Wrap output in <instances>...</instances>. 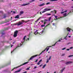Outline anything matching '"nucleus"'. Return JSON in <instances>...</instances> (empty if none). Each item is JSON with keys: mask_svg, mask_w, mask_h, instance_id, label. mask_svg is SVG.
I'll use <instances>...</instances> for the list:
<instances>
[{"mask_svg": "<svg viewBox=\"0 0 73 73\" xmlns=\"http://www.w3.org/2000/svg\"><path fill=\"white\" fill-rule=\"evenodd\" d=\"M44 32V30H42V33H43Z\"/></svg>", "mask_w": 73, "mask_h": 73, "instance_id": "nucleus-50", "label": "nucleus"}, {"mask_svg": "<svg viewBox=\"0 0 73 73\" xmlns=\"http://www.w3.org/2000/svg\"><path fill=\"white\" fill-rule=\"evenodd\" d=\"M42 60L41 59L40 60V61H39V62H41L42 61Z\"/></svg>", "mask_w": 73, "mask_h": 73, "instance_id": "nucleus-30", "label": "nucleus"}, {"mask_svg": "<svg viewBox=\"0 0 73 73\" xmlns=\"http://www.w3.org/2000/svg\"><path fill=\"white\" fill-rule=\"evenodd\" d=\"M13 46V45H11V48H12V46Z\"/></svg>", "mask_w": 73, "mask_h": 73, "instance_id": "nucleus-54", "label": "nucleus"}, {"mask_svg": "<svg viewBox=\"0 0 73 73\" xmlns=\"http://www.w3.org/2000/svg\"><path fill=\"white\" fill-rule=\"evenodd\" d=\"M2 2V3H4V0H0V2Z\"/></svg>", "mask_w": 73, "mask_h": 73, "instance_id": "nucleus-23", "label": "nucleus"}, {"mask_svg": "<svg viewBox=\"0 0 73 73\" xmlns=\"http://www.w3.org/2000/svg\"><path fill=\"white\" fill-rule=\"evenodd\" d=\"M47 15H51V14H46Z\"/></svg>", "mask_w": 73, "mask_h": 73, "instance_id": "nucleus-36", "label": "nucleus"}, {"mask_svg": "<svg viewBox=\"0 0 73 73\" xmlns=\"http://www.w3.org/2000/svg\"><path fill=\"white\" fill-rule=\"evenodd\" d=\"M41 71H40L38 72V73H41Z\"/></svg>", "mask_w": 73, "mask_h": 73, "instance_id": "nucleus-62", "label": "nucleus"}, {"mask_svg": "<svg viewBox=\"0 0 73 73\" xmlns=\"http://www.w3.org/2000/svg\"><path fill=\"white\" fill-rule=\"evenodd\" d=\"M55 25V23H52V25Z\"/></svg>", "mask_w": 73, "mask_h": 73, "instance_id": "nucleus-46", "label": "nucleus"}, {"mask_svg": "<svg viewBox=\"0 0 73 73\" xmlns=\"http://www.w3.org/2000/svg\"><path fill=\"white\" fill-rule=\"evenodd\" d=\"M23 24V23H22V22H19L17 24V25L18 26L19 25H21Z\"/></svg>", "mask_w": 73, "mask_h": 73, "instance_id": "nucleus-7", "label": "nucleus"}, {"mask_svg": "<svg viewBox=\"0 0 73 73\" xmlns=\"http://www.w3.org/2000/svg\"><path fill=\"white\" fill-rule=\"evenodd\" d=\"M36 68H37V66H35L34 67V69H36Z\"/></svg>", "mask_w": 73, "mask_h": 73, "instance_id": "nucleus-58", "label": "nucleus"}, {"mask_svg": "<svg viewBox=\"0 0 73 73\" xmlns=\"http://www.w3.org/2000/svg\"><path fill=\"white\" fill-rule=\"evenodd\" d=\"M67 11H68V10H66L64 11V12H67Z\"/></svg>", "mask_w": 73, "mask_h": 73, "instance_id": "nucleus-42", "label": "nucleus"}, {"mask_svg": "<svg viewBox=\"0 0 73 73\" xmlns=\"http://www.w3.org/2000/svg\"><path fill=\"white\" fill-rule=\"evenodd\" d=\"M26 70H29V68H27Z\"/></svg>", "mask_w": 73, "mask_h": 73, "instance_id": "nucleus-51", "label": "nucleus"}, {"mask_svg": "<svg viewBox=\"0 0 73 73\" xmlns=\"http://www.w3.org/2000/svg\"><path fill=\"white\" fill-rule=\"evenodd\" d=\"M7 30H8V27L5 28L4 29L2 30L1 31H0L1 34H2V36H3V35H5V33H3V32Z\"/></svg>", "mask_w": 73, "mask_h": 73, "instance_id": "nucleus-2", "label": "nucleus"}, {"mask_svg": "<svg viewBox=\"0 0 73 73\" xmlns=\"http://www.w3.org/2000/svg\"><path fill=\"white\" fill-rule=\"evenodd\" d=\"M26 37H27V36H25L24 38H23V40H24V41H25V38H26Z\"/></svg>", "mask_w": 73, "mask_h": 73, "instance_id": "nucleus-16", "label": "nucleus"}, {"mask_svg": "<svg viewBox=\"0 0 73 73\" xmlns=\"http://www.w3.org/2000/svg\"><path fill=\"white\" fill-rule=\"evenodd\" d=\"M53 19L52 21H51V23H52V22H53Z\"/></svg>", "mask_w": 73, "mask_h": 73, "instance_id": "nucleus-57", "label": "nucleus"}, {"mask_svg": "<svg viewBox=\"0 0 73 73\" xmlns=\"http://www.w3.org/2000/svg\"><path fill=\"white\" fill-rule=\"evenodd\" d=\"M45 25H41V27H45Z\"/></svg>", "mask_w": 73, "mask_h": 73, "instance_id": "nucleus-27", "label": "nucleus"}, {"mask_svg": "<svg viewBox=\"0 0 73 73\" xmlns=\"http://www.w3.org/2000/svg\"><path fill=\"white\" fill-rule=\"evenodd\" d=\"M69 34V33H68L67 35L66 36L64 37V39H65L66 40H67V38H66V37H67V36H68V34Z\"/></svg>", "mask_w": 73, "mask_h": 73, "instance_id": "nucleus-19", "label": "nucleus"}, {"mask_svg": "<svg viewBox=\"0 0 73 73\" xmlns=\"http://www.w3.org/2000/svg\"><path fill=\"white\" fill-rule=\"evenodd\" d=\"M38 31V30H36V31H35V32L34 34L35 35H36V34H37V32Z\"/></svg>", "mask_w": 73, "mask_h": 73, "instance_id": "nucleus-20", "label": "nucleus"}, {"mask_svg": "<svg viewBox=\"0 0 73 73\" xmlns=\"http://www.w3.org/2000/svg\"><path fill=\"white\" fill-rule=\"evenodd\" d=\"M49 62V59H47V61H46V63H48V62Z\"/></svg>", "mask_w": 73, "mask_h": 73, "instance_id": "nucleus-32", "label": "nucleus"}, {"mask_svg": "<svg viewBox=\"0 0 73 73\" xmlns=\"http://www.w3.org/2000/svg\"><path fill=\"white\" fill-rule=\"evenodd\" d=\"M23 13H24V12H23V11H21L20 12L19 15L20 16H21V15H23Z\"/></svg>", "mask_w": 73, "mask_h": 73, "instance_id": "nucleus-11", "label": "nucleus"}, {"mask_svg": "<svg viewBox=\"0 0 73 73\" xmlns=\"http://www.w3.org/2000/svg\"><path fill=\"white\" fill-rule=\"evenodd\" d=\"M66 50H69V49H67Z\"/></svg>", "mask_w": 73, "mask_h": 73, "instance_id": "nucleus-55", "label": "nucleus"}, {"mask_svg": "<svg viewBox=\"0 0 73 73\" xmlns=\"http://www.w3.org/2000/svg\"><path fill=\"white\" fill-rule=\"evenodd\" d=\"M52 47V46H51L47 47V48H46L44 50L42 51V52L40 53L39 55H38V54H36L31 56V58L29 59V60H32V59H33V58H35V57H37V56H40V55L42 53V52H45V50H46V49H47L46 52H48V50H49V48H50V47Z\"/></svg>", "mask_w": 73, "mask_h": 73, "instance_id": "nucleus-1", "label": "nucleus"}, {"mask_svg": "<svg viewBox=\"0 0 73 73\" xmlns=\"http://www.w3.org/2000/svg\"><path fill=\"white\" fill-rule=\"evenodd\" d=\"M13 13H14V14H15L16 13V12L15 11H13Z\"/></svg>", "mask_w": 73, "mask_h": 73, "instance_id": "nucleus-40", "label": "nucleus"}, {"mask_svg": "<svg viewBox=\"0 0 73 73\" xmlns=\"http://www.w3.org/2000/svg\"><path fill=\"white\" fill-rule=\"evenodd\" d=\"M66 49V47H65V48H63L62 49V50H65V49Z\"/></svg>", "mask_w": 73, "mask_h": 73, "instance_id": "nucleus-29", "label": "nucleus"}, {"mask_svg": "<svg viewBox=\"0 0 73 73\" xmlns=\"http://www.w3.org/2000/svg\"><path fill=\"white\" fill-rule=\"evenodd\" d=\"M39 6L40 7H41V6H42V4H40V5H39Z\"/></svg>", "mask_w": 73, "mask_h": 73, "instance_id": "nucleus-38", "label": "nucleus"}, {"mask_svg": "<svg viewBox=\"0 0 73 73\" xmlns=\"http://www.w3.org/2000/svg\"><path fill=\"white\" fill-rule=\"evenodd\" d=\"M41 22H42V23H43L44 21L43 20H42L41 21Z\"/></svg>", "mask_w": 73, "mask_h": 73, "instance_id": "nucleus-53", "label": "nucleus"}, {"mask_svg": "<svg viewBox=\"0 0 73 73\" xmlns=\"http://www.w3.org/2000/svg\"><path fill=\"white\" fill-rule=\"evenodd\" d=\"M66 29L67 30V31L68 32H70V29H69L68 27Z\"/></svg>", "mask_w": 73, "mask_h": 73, "instance_id": "nucleus-14", "label": "nucleus"}, {"mask_svg": "<svg viewBox=\"0 0 73 73\" xmlns=\"http://www.w3.org/2000/svg\"><path fill=\"white\" fill-rule=\"evenodd\" d=\"M72 48H73V47H70V49H72Z\"/></svg>", "mask_w": 73, "mask_h": 73, "instance_id": "nucleus-60", "label": "nucleus"}, {"mask_svg": "<svg viewBox=\"0 0 73 73\" xmlns=\"http://www.w3.org/2000/svg\"><path fill=\"white\" fill-rule=\"evenodd\" d=\"M36 34H39V35H40V34H40V33H38V32H37V33H36Z\"/></svg>", "mask_w": 73, "mask_h": 73, "instance_id": "nucleus-48", "label": "nucleus"}, {"mask_svg": "<svg viewBox=\"0 0 73 73\" xmlns=\"http://www.w3.org/2000/svg\"><path fill=\"white\" fill-rule=\"evenodd\" d=\"M51 19H52V17H50L48 19V21H50V20H51Z\"/></svg>", "mask_w": 73, "mask_h": 73, "instance_id": "nucleus-21", "label": "nucleus"}, {"mask_svg": "<svg viewBox=\"0 0 73 73\" xmlns=\"http://www.w3.org/2000/svg\"><path fill=\"white\" fill-rule=\"evenodd\" d=\"M42 64H41L40 65V67H41V66H42Z\"/></svg>", "mask_w": 73, "mask_h": 73, "instance_id": "nucleus-59", "label": "nucleus"}, {"mask_svg": "<svg viewBox=\"0 0 73 73\" xmlns=\"http://www.w3.org/2000/svg\"><path fill=\"white\" fill-rule=\"evenodd\" d=\"M62 17H60V18H58L57 19H61V18H62Z\"/></svg>", "mask_w": 73, "mask_h": 73, "instance_id": "nucleus-43", "label": "nucleus"}, {"mask_svg": "<svg viewBox=\"0 0 73 73\" xmlns=\"http://www.w3.org/2000/svg\"><path fill=\"white\" fill-rule=\"evenodd\" d=\"M42 6H43V5H45L44 3H42Z\"/></svg>", "mask_w": 73, "mask_h": 73, "instance_id": "nucleus-47", "label": "nucleus"}, {"mask_svg": "<svg viewBox=\"0 0 73 73\" xmlns=\"http://www.w3.org/2000/svg\"><path fill=\"white\" fill-rule=\"evenodd\" d=\"M44 25H45V24H46V22L48 21V19H44Z\"/></svg>", "mask_w": 73, "mask_h": 73, "instance_id": "nucleus-9", "label": "nucleus"}, {"mask_svg": "<svg viewBox=\"0 0 73 73\" xmlns=\"http://www.w3.org/2000/svg\"><path fill=\"white\" fill-rule=\"evenodd\" d=\"M30 20H29L28 21H25V22L26 23H27V22H28L29 21H30Z\"/></svg>", "mask_w": 73, "mask_h": 73, "instance_id": "nucleus-31", "label": "nucleus"}, {"mask_svg": "<svg viewBox=\"0 0 73 73\" xmlns=\"http://www.w3.org/2000/svg\"><path fill=\"white\" fill-rule=\"evenodd\" d=\"M65 54H62V56H65Z\"/></svg>", "mask_w": 73, "mask_h": 73, "instance_id": "nucleus-56", "label": "nucleus"}, {"mask_svg": "<svg viewBox=\"0 0 73 73\" xmlns=\"http://www.w3.org/2000/svg\"><path fill=\"white\" fill-rule=\"evenodd\" d=\"M45 11H42V13H44V12H45Z\"/></svg>", "mask_w": 73, "mask_h": 73, "instance_id": "nucleus-37", "label": "nucleus"}, {"mask_svg": "<svg viewBox=\"0 0 73 73\" xmlns=\"http://www.w3.org/2000/svg\"><path fill=\"white\" fill-rule=\"evenodd\" d=\"M64 13V11L61 12V14H62L63 13Z\"/></svg>", "mask_w": 73, "mask_h": 73, "instance_id": "nucleus-45", "label": "nucleus"}, {"mask_svg": "<svg viewBox=\"0 0 73 73\" xmlns=\"http://www.w3.org/2000/svg\"><path fill=\"white\" fill-rule=\"evenodd\" d=\"M66 65H68V64H69V62H66V63H65Z\"/></svg>", "mask_w": 73, "mask_h": 73, "instance_id": "nucleus-26", "label": "nucleus"}, {"mask_svg": "<svg viewBox=\"0 0 73 73\" xmlns=\"http://www.w3.org/2000/svg\"><path fill=\"white\" fill-rule=\"evenodd\" d=\"M73 55H69L68 56L69 57H73Z\"/></svg>", "mask_w": 73, "mask_h": 73, "instance_id": "nucleus-28", "label": "nucleus"}, {"mask_svg": "<svg viewBox=\"0 0 73 73\" xmlns=\"http://www.w3.org/2000/svg\"><path fill=\"white\" fill-rule=\"evenodd\" d=\"M46 4L47 5H48V4H50V2H48V3H46Z\"/></svg>", "mask_w": 73, "mask_h": 73, "instance_id": "nucleus-33", "label": "nucleus"}, {"mask_svg": "<svg viewBox=\"0 0 73 73\" xmlns=\"http://www.w3.org/2000/svg\"><path fill=\"white\" fill-rule=\"evenodd\" d=\"M71 44V42H68V43H67V44Z\"/></svg>", "mask_w": 73, "mask_h": 73, "instance_id": "nucleus-44", "label": "nucleus"}, {"mask_svg": "<svg viewBox=\"0 0 73 73\" xmlns=\"http://www.w3.org/2000/svg\"><path fill=\"white\" fill-rule=\"evenodd\" d=\"M19 33V31L16 30L14 32V35L13 36L14 37H16L17 36V34Z\"/></svg>", "mask_w": 73, "mask_h": 73, "instance_id": "nucleus-3", "label": "nucleus"}, {"mask_svg": "<svg viewBox=\"0 0 73 73\" xmlns=\"http://www.w3.org/2000/svg\"><path fill=\"white\" fill-rule=\"evenodd\" d=\"M54 13L55 14H56V13H57V11H56V10H54Z\"/></svg>", "mask_w": 73, "mask_h": 73, "instance_id": "nucleus-25", "label": "nucleus"}, {"mask_svg": "<svg viewBox=\"0 0 73 73\" xmlns=\"http://www.w3.org/2000/svg\"><path fill=\"white\" fill-rule=\"evenodd\" d=\"M29 4H30V3H29L23 4L22 5V6H25V5H29Z\"/></svg>", "mask_w": 73, "mask_h": 73, "instance_id": "nucleus-8", "label": "nucleus"}, {"mask_svg": "<svg viewBox=\"0 0 73 73\" xmlns=\"http://www.w3.org/2000/svg\"><path fill=\"white\" fill-rule=\"evenodd\" d=\"M68 64H69L73 63V61H68Z\"/></svg>", "mask_w": 73, "mask_h": 73, "instance_id": "nucleus-18", "label": "nucleus"}, {"mask_svg": "<svg viewBox=\"0 0 73 73\" xmlns=\"http://www.w3.org/2000/svg\"><path fill=\"white\" fill-rule=\"evenodd\" d=\"M46 66V64L43 66V67H42V68L44 69V68Z\"/></svg>", "mask_w": 73, "mask_h": 73, "instance_id": "nucleus-22", "label": "nucleus"}, {"mask_svg": "<svg viewBox=\"0 0 73 73\" xmlns=\"http://www.w3.org/2000/svg\"><path fill=\"white\" fill-rule=\"evenodd\" d=\"M50 1H58V0H50Z\"/></svg>", "mask_w": 73, "mask_h": 73, "instance_id": "nucleus-24", "label": "nucleus"}, {"mask_svg": "<svg viewBox=\"0 0 73 73\" xmlns=\"http://www.w3.org/2000/svg\"><path fill=\"white\" fill-rule=\"evenodd\" d=\"M40 64V62H38V63H37V65H39Z\"/></svg>", "mask_w": 73, "mask_h": 73, "instance_id": "nucleus-34", "label": "nucleus"}, {"mask_svg": "<svg viewBox=\"0 0 73 73\" xmlns=\"http://www.w3.org/2000/svg\"><path fill=\"white\" fill-rule=\"evenodd\" d=\"M23 45V44H21V43H20V44L19 45V46H18L16 48H15L13 50V51H11V53H12V52H13V51H14V50H16V49L17 48H18V47H20V46H21L22 45Z\"/></svg>", "mask_w": 73, "mask_h": 73, "instance_id": "nucleus-4", "label": "nucleus"}, {"mask_svg": "<svg viewBox=\"0 0 73 73\" xmlns=\"http://www.w3.org/2000/svg\"><path fill=\"white\" fill-rule=\"evenodd\" d=\"M53 16H54L55 17V19H56V20H57V16H56L54 14L53 15Z\"/></svg>", "mask_w": 73, "mask_h": 73, "instance_id": "nucleus-15", "label": "nucleus"}, {"mask_svg": "<svg viewBox=\"0 0 73 73\" xmlns=\"http://www.w3.org/2000/svg\"><path fill=\"white\" fill-rule=\"evenodd\" d=\"M15 68H14L13 69L11 70H12V71L13 70H14V69H15Z\"/></svg>", "mask_w": 73, "mask_h": 73, "instance_id": "nucleus-41", "label": "nucleus"}, {"mask_svg": "<svg viewBox=\"0 0 73 73\" xmlns=\"http://www.w3.org/2000/svg\"><path fill=\"white\" fill-rule=\"evenodd\" d=\"M50 10H51L50 9H48V8H46L44 9V10L45 11V12H46L47 11H50Z\"/></svg>", "mask_w": 73, "mask_h": 73, "instance_id": "nucleus-6", "label": "nucleus"}, {"mask_svg": "<svg viewBox=\"0 0 73 73\" xmlns=\"http://www.w3.org/2000/svg\"><path fill=\"white\" fill-rule=\"evenodd\" d=\"M21 71V69H20L19 70L15 71L14 72V73H18L19 72H20Z\"/></svg>", "mask_w": 73, "mask_h": 73, "instance_id": "nucleus-13", "label": "nucleus"}, {"mask_svg": "<svg viewBox=\"0 0 73 73\" xmlns=\"http://www.w3.org/2000/svg\"><path fill=\"white\" fill-rule=\"evenodd\" d=\"M27 73V71H25L24 72H23V73Z\"/></svg>", "mask_w": 73, "mask_h": 73, "instance_id": "nucleus-49", "label": "nucleus"}, {"mask_svg": "<svg viewBox=\"0 0 73 73\" xmlns=\"http://www.w3.org/2000/svg\"><path fill=\"white\" fill-rule=\"evenodd\" d=\"M38 61V59L36 60V61H35V62H37Z\"/></svg>", "mask_w": 73, "mask_h": 73, "instance_id": "nucleus-39", "label": "nucleus"}, {"mask_svg": "<svg viewBox=\"0 0 73 73\" xmlns=\"http://www.w3.org/2000/svg\"><path fill=\"white\" fill-rule=\"evenodd\" d=\"M60 39L57 41H56V42L54 44V45H52V46H55V45L56 44V43H57V42H59L60 41Z\"/></svg>", "mask_w": 73, "mask_h": 73, "instance_id": "nucleus-10", "label": "nucleus"}, {"mask_svg": "<svg viewBox=\"0 0 73 73\" xmlns=\"http://www.w3.org/2000/svg\"><path fill=\"white\" fill-rule=\"evenodd\" d=\"M68 37H69V38H70L71 37V36H68Z\"/></svg>", "mask_w": 73, "mask_h": 73, "instance_id": "nucleus-61", "label": "nucleus"}, {"mask_svg": "<svg viewBox=\"0 0 73 73\" xmlns=\"http://www.w3.org/2000/svg\"><path fill=\"white\" fill-rule=\"evenodd\" d=\"M51 59V56H50L49 58L48 59V60H50Z\"/></svg>", "mask_w": 73, "mask_h": 73, "instance_id": "nucleus-35", "label": "nucleus"}, {"mask_svg": "<svg viewBox=\"0 0 73 73\" xmlns=\"http://www.w3.org/2000/svg\"><path fill=\"white\" fill-rule=\"evenodd\" d=\"M29 62H25L23 64V65H25V64H28Z\"/></svg>", "mask_w": 73, "mask_h": 73, "instance_id": "nucleus-17", "label": "nucleus"}, {"mask_svg": "<svg viewBox=\"0 0 73 73\" xmlns=\"http://www.w3.org/2000/svg\"><path fill=\"white\" fill-rule=\"evenodd\" d=\"M71 12H70L68 13V14L67 15L66 13H65L64 14H63V16H64V17H66V16H68V15Z\"/></svg>", "mask_w": 73, "mask_h": 73, "instance_id": "nucleus-5", "label": "nucleus"}, {"mask_svg": "<svg viewBox=\"0 0 73 73\" xmlns=\"http://www.w3.org/2000/svg\"><path fill=\"white\" fill-rule=\"evenodd\" d=\"M20 17L19 16V15H17L15 17V19H19Z\"/></svg>", "mask_w": 73, "mask_h": 73, "instance_id": "nucleus-12", "label": "nucleus"}, {"mask_svg": "<svg viewBox=\"0 0 73 73\" xmlns=\"http://www.w3.org/2000/svg\"><path fill=\"white\" fill-rule=\"evenodd\" d=\"M64 71V70H62L61 72H62H62Z\"/></svg>", "mask_w": 73, "mask_h": 73, "instance_id": "nucleus-64", "label": "nucleus"}, {"mask_svg": "<svg viewBox=\"0 0 73 73\" xmlns=\"http://www.w3.org/2000/svg\"><path fill=\"white\" fill-rule=\"evenodd\" d=\"M30 3H32V2H33V0H32V1H30Z\"/></svg>", "mask_w": 73, "mask_h": 73, "instance_id": "nucleus-52", "label": "nucleus"}, {"mask_svg": "<svg viewBox=\"0 0 73 73\" xmlns=\"http://www.w3.org/2000/svg\"><path fill=\"white\" fill-rule=\"evenodd\" d=\"M62 39H60L59 40L60 41H61V40H62Z\"/></svg>", "mask_w": 73, "mask_h": 73, "instance_id": "nucleus-63", "label": "nucleus"}]
</instances>
